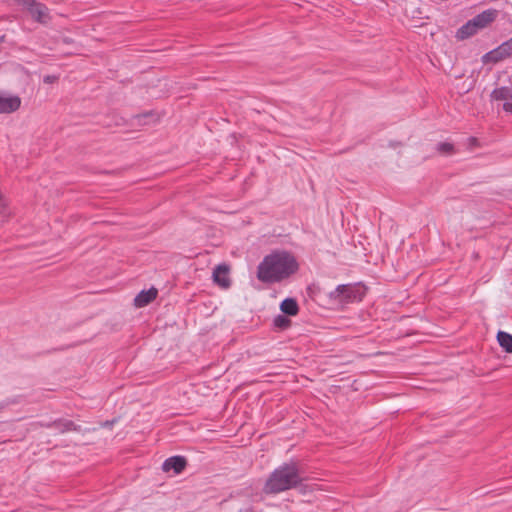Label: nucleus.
<instances>
[{
    "label": "nucleus",
    "mask_w": 512,
    "mask_h": 512,
    "mask_svg": "<svg viewBox=\"0 0 512 512\" xmlns=\"http://www.w3.org/2000/svg\"><path fill=\"white\" fill-rule=\"evenodd\" d=\"M298 270L296 258L287 251H274L266 255L257 267V278L262 283H278Z\"/></svg>",
    "instance_id": "obj_1"
},
{
    "label": "nucleus",
    "mask_w": 512,
    "mask_h": 512,
    "mask_svg": "<svg viewBox=\"0 0 512 512\" xmlns=\"http://www.w3.org/2000/svg\"><path fill=\"white\" fill-rule=\"evenodd\" d=\"M303 481L301 469L297 462H284L275 468L264 485L266 494H278L298 487Z\"/></svg>",
    "instance_id": "obj_2"
},
{
    "label": "nucleus",
    "mask_w": 512,
    "mask_h": 512,
    "mask_svg": "<svg viewBox=\"0 0 512 512\" xmlns=\"http://www.w3.org/2000/svg\"><path fill=\"white\" fill-rule=\"evenodd\" d=\"M365 293V287L359 283L341 284L329 293V298L339 304L345 305L362 301Z\"/></svg>",
    "instance_id": "obj_3"
},
{
    "label": "nucleus",
    "mask_w": 512,
    "mask_h": 512,
    "mask_svg": "<svg viewBox=\"0 0 512 512\" xmlns=\"http://www.w3.org/2000/svg\"><path fill=\"white\" fill-rule=\"evenodd\" d=\"M498 16V11L495 9H487L472 19L468 20L471 27L475 30L476 33L488 27L492 22L496 20Z\"/></svg>",
    "instance_id": "obj_4"
},
{
    "label": "nucleus",
    "mask_w": 512,
    "mask_h": 512,
    "mask_svg": "<svg viewBox=\"0 0 512 512\" xmlns=\"http://www.w3.org/2000/svg\"><path fill=\"white\" fill-rule=\"evenodd\" d=\"M19 2L38 22H46L48 19V9L44 4L35 0H19Z\"/></svg>",
    "instance_id": "obj_5"
},
{
    "label": "nucleus",
    "mask_w": 512,
    "mask_h": 512,
    "mask_svg": "<svg viewBox=\"0 0 512 512\" xmlns=\"http://www.w3.org/2000/svg\"><path fill=\"white\" fill-rule=\"evenodd\" d=\"M21 98L12 94H0V114H10L21 106Z\"/></svg>",
    "instance_id": "obj_6"
},
{
    "label": "nucleus",
    "mask_w": 512,
    "mask_h": 512,
    "mask_svg": "<svg viewBox=\"0 0 512 512\" xmlns=\"http://www.w3.org/2000/svg\"><path fill=\"white\" fill-rule=\"evenodd\" d=\"M229 268L225 264L217 265L212 273L213 281L221 288L227 289L231 285L230 278L228 276Z\"/></svg>",
    "instance_id": "obj_7"
},
{
    "label": "nucleus",
    "mask_w": 512,
    "mask_h": 512,
    "mask_svg": "<svg viewBox=\"0 0 512 512\" xmlns=\"http://www.w3.org/2000/svg\"><path fill=\"white\" fill-rule=\"evenodd\" d=\"M187 461L183 456H172L167 458L162 465L165 472L173 471L175 474L181 473L186 467Z\"/></svg>",
    "instance_id": "obj_8"
},
{
    "label": "nucleus",
    "mask_w": 512,
    "mask_h": 512,
    "mask_svg": "<svg viewBox=\"0 0 512 512\" xmlns=\"http://www.w3.org/2000/svg\"><path fill=\"white\" fill-rule=\"evenodd\" d=\"M157 294V289L153 287L148 290H142L134 298V305L138 308L144 307L151 303L157 297Z\"/></svg>",
    "instance_id": "obj_9"
},
{
    "label": "nucleus",
    "mask_w": 512,
    "mask_h": 512,
    "mask_svg": "<svg viewBox=\"0 0 512 512\" xmlns=\"http://www.w3.org/2000/svg\"><path fill=\"white\" fill-rule=\"evenodd\" d=\"M491 101H502L503 103L512 101V87L501 86L495 88L490 94Z\"/></svg>",
    "instance_id": "obj_10"
},
{
    "label": "nucleus",
    "mask_w": 512,
    "mask_h": 512,
    "mask_svg": "<svg viewBox=\"0 0 512 512\" xmlns=\"http://www.w3.org/2000/svg\"><path fill=\"white\" fill-rule=\"evenodd\" d=\"M280 310L288 316H295L298 314L299 306L294 298H286L281 302Z\"/></svg>",
    "instance_id": "obj_11"
},
{
    "label": "nucleus",
    "mask_w": 512,
    "mask_h": 512,
    "mask_svg": "<svg viewBox=\"0 0 512 512\" xmlns=\"http://www.w3.org/2000/svg\"><path fill=\"white\" fill-rule=\"evenodd\" d=\"M477 33L475 30L471 27L470 23L467 21L465 24H463L461 27H459L455 33V38L459 41H463L466 39L471 38L472 36L476 35Z\"/></svg>",
    "instance_id": "obj_12"
},
{
    "label": "nucleus",
    "mask_w": 512,
    "mask_h": 512,
    "mask_svg": "<svg viewBox=\"0 0 512 512\" xmlns=\"http://www.w3.org/2000/svg\"><path fill=\"white\" fill-rule=\"evenodd\" d=\"M497 341L505 352L512 353V335L511 334L504 332V331H499L497 333Z\"/></svg>",
    "instance_id": "obj_13"
},
{
    "label": "nucleus",
    "mask_w": 512,
    "mask_h": 512,
    "mask_svg": "<svg viewBox=\"0 0 512 512\" xmlns=\"http://www.w3.org/2000/svg\"><path fill=\"white\" fill-rule=\"evenodd\" d=\"M502 57L498 51L497 48L485 53L482 57H481V61L483 64H489V63H497V62H500L502 61Z\"/></svg>",
    "instance_id": "obj_14"
},
{
    "label": "nucleus",
    "mask_w": 512,
    "mask_h": 512,
    "mask_svg": "<svg viewBox=\"0 0 512 512\" xmlns=\"http://www.w3.org/2000/svg\"><path fill=\"white\" fill-rule=\"evenodd\" d=\"M502 59L512 55V38L497 47Z\"/></svg>",
    "instance_id": "obj_15"
},
{
    "label": "nucleus",
    "mask_w": 512,
    "mask_h": 512,
    "mask_svg": "<svg viewBox=\"0 0 512 512\" xmlns=\"http://www.w3.org/2000/svg\"><path fill=\"white\" fill-rule=\"evenodd\" d=\"M274 326L285 329L289 326L290 320L284 315H277L273 320Z\"/></svg>",
    "instance_id": "obj_16"
},
{
    "label": "nucleus",
    "mask_w": 512,
    "mask_h": 512,
    "mask_svg": "<svg viewBox=\"0 0 512 512\" xmlns=\"http://www.w3.org/2000/svg\"><path fill=\"white\" fill-rule=\"evenodd\" d=\"M54 425L61 432L70 431L74 429V424L71 421H59L55 422Z\"/></svg>",
    "instance_id": "obj_17"
},
{
    "label": "nucleus",
    "mask_w": 512,
    "mask_h": 512,
    "mask_svg": "<svg viewBox=\"0 0 512 512\" xmlns=\"http://www.w3.org/2000/svg\"><path fill=\"white\" fill-rule=\"evenodd\" d=\"M438 151L449 154L453 151V145L447 142L439 143L437 145Z\"/></svg>",
    "instance_id": "obj_18"
},
{
    "label": "nucleus",
    "mask_w": 512,
    "mask_h": 512,
    "mask_svg": "<svg viewBox=\"0 0 512 512\" xmlns=\"http://www.w3.org/2000/svg\"><path fill=\"white\" fill-rule=\"evenodd\" d=\"M57 80V76L55 75H46L43 78L44 83L52 84Z\"/></svg>",
    "instance_id": "obj_19"
},
{
    "label": "nucleus",
    "mask_w": 512,
    "mask_h": 512,
    "mask_svg": "<svg viewBox=\"0 0 512 512\" xmlns=\"http://www.w3.org/2000/svg\"><path fill=\"white\" fill-rule=\"evenodd\" d=\"M503 110L507 113L512 114V101H508L503 103Z\"/></svg>",
    "instance_id": "obj_20"
},
{
    "label": "nucleus",
    "mask_w": 512,
    "mask_h": 512,
    "mask_svg": "<svg viewBox=\"0 0 512 512\" xmlns=\"http://www.w3.org/2000/svg\"><path fill=\"white\" fill-rule=\"evenodd\" d=\"M5 41V36L4 35H1L0 36V45Z\"/></svg>",
    "instance_id": "obj_21"
},
{
    "label": "nucleus",
    "mask_w": 512,
    "mask_h": 512,
    "mask_svg": "<svg viewBox=\"0 0 512 512\" xmlns=\"http://www.w3.org/2000/svg\"><path fill=\"white\" fill-rule=\"evenodd\" d=\"M469 141H470L471 143H475V142L477 141V139H476V138H474V137H471V138L469 139Z\"/></svg>",
    "instance_id": "obj_22"
},
{
    "label": "nucleus",
    "mask_w": 512,
    "mask_h": 512,
    "mask_svg": "<svg viewBox=\"0 0 512 512\" xmlns=\"http://www.w3.org/2000/svg\"><path fill=\"white\" fill-rule=\"evenodd\" d=\"M2 408H3V406H2V405H0V409H2Z\"/></svg>",
    "instance_id": "obj_23"
}]
</instances>
